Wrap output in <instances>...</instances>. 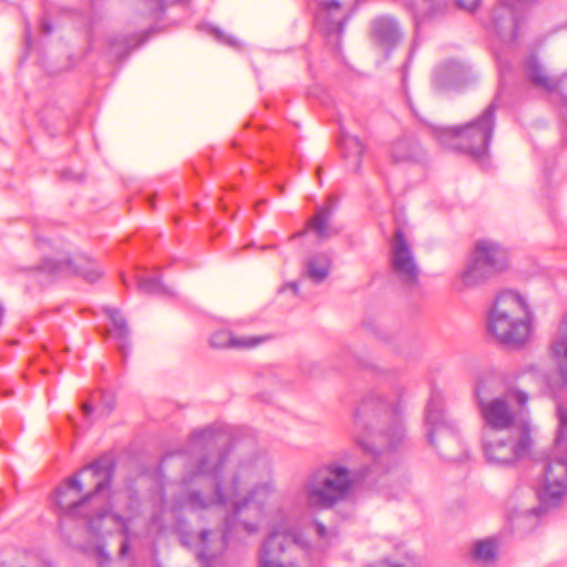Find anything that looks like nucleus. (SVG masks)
<instances>
[{"label": "nucleus", "mask_w": 567, "mask_h": 567, "mask_svg": "<svg viewBox=\"0 0 567 567\" xmlns=\"http://www.w3.org/2000/svg\"><path fill=\"white\" fill-rule=\"evenodd\" d=\"M240 489L241 487L237 491V495L227 502L231 505V512L225 518V532L219 544L220 550L239 528L249 535L257 533L265 508L276 495V487L271 478L256 483L244 497H239Z\"/></svg>", "instance_id": "0eeeda50"}, {"label": "nucleus", "mask_w": 567, "mask_h": 567, "mask_svg": "<svg viewBox=\"0 0 567 567\" xmlns=\"http://www.w3.org/2000/svg\"><path fill=\"white\" fill-rule=\"evenodd\" d=\"M526 6L517 0H497L491 12V28L501 44L517 48L527 32Z\"/></svg>", "instance_id": "9b49d317"}, {"label": "nucleus", "mask_w": 567, "mask_h": 567, "mask_svg": "<svg viewBox=\"0 0 567 567\" xmlns=\"http://www.w3.org/2000/svg\"><path fill=\"white\" fill-rule=\"evenodd\" d=\"M458 7L466 10H473L478 4V0H456Z\"/></svg>", "instance_id": "e433bc0d"}, {"label": "nucleus", "mask_w": 567, "mask_h": 567, "mask_svg": "<svg viewBox=\"0 0 567 567\" xmlns=\"http://www.w3.org/2000/svg\"><path fill=\"white\" fill-rule=\"evenodd\" d=\"M305 234V231H299V233H296L295 235L291 236V238H297V237H300Z\"/></svg>", "instance_id": "37998d69"}, {"label": "nucleus", "mask_w": 567, "mask_h": 567, "mask_svg": "<svg viewBox=\"0 0 567 567\" xmlns=\"http://www.w3.org/2000/svg\"><path fill=\"white\" fill-rule=\"evenodd\" d=\"M496 58H497V61L501 64L502 69H504L505 66H503V61H502V56H501V52L499 51H496Z\"/></svg>", "instance_id": "ea45409f"}, {"label": "nucleus", "mask_w": 567, "mask_h": 567, "mask_svg": "<svg viewBox=\"0 0 567 567\" xmlns=\"http://www.w3.org/2000/svg\"><path fill=\"white\" fill-rule=\"evenodd\" d=\"M391 272L402 286L413 288L419 284L420 269L402 229L398 228L391 241Z\"/></svg>", "instance_id": "4468645a"}, {"label": "nucleus", "mask_w": 567, "mask_h": 567, "mask_svg": "<svg viewBox=\"0 0 567 567\" xmlns=\"http://www.w3.org/2000/svg\"><path fill=\"white\" fill-rule=\"evenodd\" d=\"M290 287H291V289L293 290L295 293L298 292V285L296 282L291 284Z\"/></svg>", "instance_id": "79ce46f5"}, {"label": "nucleus", "mask_w": 567, "mask_h": 567, "mask_svg": "<svg viewBox=\"0 0 567 567\" xmlns=\"http://www.w3.org/2000/svg\"><path fill=\"white\" fill-rule=\"evenodd\" d=\"M2 315H3V309H2V307L0 306V319L2 318Z\"/></svg>", "instance_id": "49530a36"}, {"label": "nucleus", "mask_w": 567, "mask_h": 567, "mask_svg": "<svg viewBox=\"0 0 567 567\" xmlns=\"http://www.w3.org/2000/svg\"><path fill=\"white\" fill-rule=\"evenodd\" d=\"M507 268L506 251L496 243L480 240L460 275L464 287H476Z\"/></svg>", "instance_id": "f8f14e48"}, {"label": "nucleus", "mask_w": 567, "mask_h": 567, "mask_svg": "<svg viewBox=\"0 0 567 567\" xmlns=\"http://www.w3.org/2000/svg\"><path fill=\"white\" fill-rule=\"evenodd\" d=\"M340 147L346 158H353L354 169H359L361 166V157L365 151L364 144L359 140L358 136L349 133H342L340 138Z\"/></svg>", "instance_id": "c85d7f7f"}, {"label": "nucleus", "mask_w": 567, "mask_h": 567, "mask_svg": "<svg viewBox=\"0 0 567 567\" xmlns=\"http://www.w3.org/2000/svg\"><path fill=\"white\" fill-rule=\"evenodd\" d=\"M419 12L416 14V24L426 18H433L442 13L446 7V0H421Z\"/></svg>", "instance_id": "7c9ffc66"}, {"label": "nucleus", "mask_w": 567, "mask_h": 567, "mask_svg": "<svg viewBox=\"0 0 567 567\" xmlns=\"http://www.w3.org/2000/svg\"><path fill=\"white\" fill-rule=\"evenodd\" d=\"M309 529L317 536L318 546L324 548L337 538L334 529L327 528L321 522L313 520Z\"/></svg>", "instance_id": "72a5a7b5"}, {"label": "nucleus", "mask_w": 567, "mask_h": 567, "mask_svg": "<svg viewBox=\"0 0 567 567\" xmlns=\"http://www.w3.org/2000/svg\"><path fill=\"white\" fill-rule=\"evenodd\" d=\"M204 31L207 34L212 35L215 39V41L223 45L233 49H238L241 47V42L235 35L226 33L223 29L218 27H215L213 24H206L204 27Z\"/></svg>", "instance_id": "473e14b6"}, {"label": "nucleus", "mask_w": 567, "mask_h": 567, "mask_svg": "<svg viewBox=\"0 0 567 567\" xmlns=\"http://www.w3.org/2000/svg\"><path fill=\"white\" fill-rule=\"evenodd\" d=\"M148 200H150V205H151L152 207H154L153 199H152V198H150Z\"/></svg>", "instance_id": "de8ad7c7"}, {"label": "nucleus", "mask_w": 567, "mask_h": 567, "mask_svg": "<svg viewBox=\"0 0 567 567\" xmlns=\"http://www.w3.org/2000/svg\"><path fill=\"white\" fill-rule=\"evenodd\" d=\"M525 73L529 81L539 87L553 92L558 87V81L546 74L545 69L535 56H529L525 62Z\"/></svg>", "instance_id": "a878e982"}, {"label": "nucleus", "mask_w": 567, "mask_h": 567, "mask_svg": "<svg viewBox=\"0 0 567 567\" xmlns=\"http://www.w3.org/2000/svg\"><path fill=\"white\" fill-rule=\"evenodd\" d=\"M40 269L49 274L63 271L72 272L81 276L89 282H95L103 275L100 267L86 255L76 254L74 256H69L61 254L60 251L56 256L47 257L41 264Z\"/></svg>", "instance_id": "2eb2a0df"}, {"label": "nucleus", "mask_w": 567, "mask_h": 567, "mask_svg": "<svg viewBox=\"0 0 567 567\" xmlns=\"http://www.w3.org/2000/svg\"><path fill=\"white\" fill-rule=\"evenodd\" d=\"M82 411L85 416H89L93 412V408L89 403H83Z\"/></svg>", "instance_id": "58836bf2"}, {"label": "nucleus", "mask_w": 567, "mask_h": 567, "mask_svg": "<svg viewBox=\"0 0 567 567\" xmlns=\"http://www.w3.org/2000/svg\"><path fill=\"white\" fill-rule=\"evenodd\" d=\"M104 311L114 327L112 336L116 340L120 350L124 352L130 346V328L127 322L120 310L115 308L109 307Z\"/></svg>", "instance_id": "bb28decb"}, {"label": "nucleus", "mask_w": 567, "mask_h": 567, "mask_svg": "<svg viewBox=\"0 0 567 567\" xmlns=\"http://www.w3.org/2000/svg\"><path fill=\"white\" fill-rule=\"evenodd\" d=\"M158 4H162L164 0H155Z\"/></svg>", "instance_id": "09e8293b"}, {"label": "nucleus", "mask_w": 567, "mask_h": 567, "mask_svg": "<svg viewBox=\"0 0 567 567\" xmlns=\"http://www.w3.org/2000/svg\"><path fill=\"white\" fill-rule=\"evenodd\" d=\"M121 280L126 288L130 287L131 278L122 274ZM132 280L138 292L143 295L168 296L173 293V287L166 281L164 272L159 270L154 272L136 270L132 275Z\"/></svg>", "instance_id": "a211bd4d"}, {"label": "nucleus", "mask_w": 567, "mask_h": 567, "mask_svg": "<svg viewBox=\"0 0 567 567\" xmlns=\"http://www.w3.org/2000/svg\"><path fill=\"white\" fill-rule=\"evenodd\" d=\"M370 38L375 47L389 53L402 41L403 31L395 18L379 16L370 23Z\"/></svg>", "instance_id": "f3484780"}, {"label": "nucleus", "mask_w": 567, "mask_h": 567, "mask_svg": "<svg viewBox=\"0 0 567 567\" xmlns=\"http://www.w3.org/2000/svg\"><path fill=\"white\" fill-rule=\"evenodd\" d=\"M97 556L100 559V567H106V565L110 563V555L105 551L104 547H97Z\"/></svg>", "instance_id": "c9c22d12"}, {"label": "nucleus", "mask_w": 567, "mask_h": 567, "mask_svg": "<svg viewBox=\"0 0 567 567\" xmlns=\"http://www.w3.org/2000/svg\"><path fill=\"white\" fill-rule=\"evenodd\" d=\"M114 466L99 458L84 466L78 475L66 478L56 489V505L70 517H83L94 535L118 532L124 536L120 556L130 551L131 533L127 522L113 513L111 482Z\"/></svg>", "instance_id": "f03ea898"}, {"label": "nucleus", "mask_w": 567, "mask_h": 567, "mask_svg": "<svg viewBox=\"0 0 567 567\" xmlns=\"http://www.w3.org/2000/svg\"><path fill=\"white\" fill-rule=\"evenodd\" d=\"M499 378L494 373L481 377L476 384V400L486 431L513 430L522 423H529L524 416L528 394L509 389L498 396Z\"/></svg>", "instance_id": "20e7f679"}, {"label": "nucleus", "mask_w": 567, "mask_h": 567, "mask_svg": "<svg viewBox=\"0 0 567 567\" xmlns=\"http://www.w3.org/2000/svg\"><path fill=\"white\" fill-rule=\"evenodd\" d=\"M333 209L330 206H323L317 209L316 214L309 219L307 229L316 234L319 240L329 239L340 233V229L331 224Z\"/></svg>", "instance_id": "393cba45"}, {"label": "nucleus", "mask_w": 567, "mask_h": 567, "mask_svg": "<svg viewBox=\"0 0 567 567\" xmlns=\"http://www.w3.org/2000/svg\"><path fill=\"white\" fill-rule=\"evenodd\" d=\"M192 455L185 463L183 483H194L210 480L214 492L203 496L198 491L183 495V504L192 509H203L212 505H227L237 491L248 482L261 477L262 472H269L262 460L240 461L229 471L231 445L226 433L216 426L195 430L189 437ZM181 502V498H179Z\"/></svg>", "instance_id": "f257e3e1"}, {"label": "nucleus", "mask_w": 567, "mask_h": 567, "mask_svg": "<svg viewBox=\"0 0 567 567\" xmlns=\"http://www.w3.org/2000/svg\"><path fill=\"white\" fill-rule=\"evenodd\" d=\"M353 437L374 458L400 445L404 429L399 404L389 403L380 395L362 400L354 413Z\"/></svg>", "instance_id": "7ed1b4c3"}, {"label": "nucleus", "mask_w": 567, "mask_h": 567, "mask_svg": "<svg viewBox=\"0 0 567 567\" xmlns=\"http://www.w3.org/2000/svg\"><path fill=\"white\" fill-rule=\"evenodd\" d=\"M445 456H446L447 458H450V460H455V458H456L455 456L450 455V454H445Z\"/></svg>", "instance_id": "c03bdc74"}, {"label": "nucleus", "mask_w": 567, "mask_h": 567, "mask_svg": "<svg viewBox=\"0 0 567 567\" xmlns=\"http://www.w3.org/2000/svg\"><path fill=\"white\" fill-rule=\"evenodd\" d=\"M41 28H42V32L45 34H50L53 30L52 24L47 21L42 22Z\"/></svg>", "instance_id": "4c0bfd02"}, {"label": "nucleus", "mask_w": 567, "mask_h": 567, "mask_svg": "<svg viewBox=\"0 0 567 567\" xmlns=\"http://www.w3.org/2000/svg\"><path fill=\"white\" fill-rule=\"evenodd\" d=\"M318 2L321 6L318 19L326 21L327 32L341 35L348 17L341 12L340 2L338 0H318Z\"/></svg>", "instance_id": "b1692460"}, {"label": "nucleus", "mask_w": 567, "mask_h": 567, "mask_svg": "<svg viewBox=\"0 0 567 567\" xmlns=\"http://www.w3.org/2000/svg\"><path fill=\"white\" fill-rule=\"evenodd\" d=\"M265 340L264 337H237L229 330H217L210 336L209 343L216 349L244 350L257 347Z\"/></svg>", "instance_id": "4be33fe9"}, {"label": "nucleus", "mask_w": 567, "mask_h": 567, "mask_svg": "<svg viewBox=\"0 0 567 567\" xmlns=\"http://www.w3.org/2000/svg\"><path fill=\"white\" fill-rule=\"evenodd\" d=\"M355 477L346 466L330 462L319 467L305 484L306 501L311 507L330 509L339 504H353Z\"/></svg>", "instance_id": "423d86ee"}, {"label": "nucleus", "mask_w": 567, "mask_h": 567, "mask_svg": "<svg viewBox=\"0 0 567 567\" xmlns=\"http://www.w3.org/2000/svg\"><path fill=\"white\" fill-rule=\"evenodd\" d=\"M466 78L464 66L455 61H447L434 70L433 85L437 91L460 87Z\"/></svg>", "instance_id": "aec40b11"}, {"label": "nucleus", "mask_w": 567, "mask_h": 567, "mask_svg": "<svg viewBox=\"0 0 567 567\" xmlns=\"http://www.w3.org/2000/svg\"><path fill=\"white\" fill-rule=\"evenodd\" d=\"M114 406V400L112 396L103 395V410L101 413L103 415H109L110 412L113 410Z\"/></svg>", "instance_id": "f704fd0d"}, {"label": "nucleus", "mask_w": 567, "mask_h": 567, "mask_svg": "<svg viewBox=\"0 0 567 567\" xmlns=\"http://www.w3.org/2000/svg\"><path fill=\"white\" fill-rule=\"evenodd\" d=\"M330 258L326 254H318L309 259L307 262L306 271L307 276L313 281V282H321L323 281L330 271Z\"/></svg>", "instance_id": "c756f323"}, {"label": "nucleus", "mask_w": 567, "mask_h": 567, "mask_svg": "<svg viewBox=\"0 0 567 567\" xmlns=\"http://www.w3.org/2000/svg\"><path fill=\"white\" fill-rule=\"evenodd\" d=\"M189 0H179V6L183 4V3H188Z\"/></svg>", "instance_id": "a18cd8bd"}, {"label": "nucleus", "mask_w": 567, "mask_h": 567, "mask_svg": "<svg viewBox=\"0 0 567 567\" xmlns=\"http://www.w3.org/2000/svg\"><path fill=\"white\" fill-rule=\"evenodd\" d=\"M487 330L502 344L523 346L532 333V311L525 298L513 290L498 293L489 310Z\"/></svg>", "instance_id": "39448f33"}, {"label": "nucleus", "mask_w": 567, "mask_h": 567, "mask_svg": "<svg viewBox=\"0 0 567 567\" xmlns=\"http://www.w3.org/2000/svg\"><path fill=\"white\" fill-rule=\"evenodd\" d=\"M495 103H491L473 122L463 126L433 127L437 141L445 147L457 150L475 158L484 156L493 136L495 126Z\"/></svg>", "instance_id": "6e6552de"}, {"label": "nucleus", "mask_w": 567, "mask_h": 567, "mask_svg": "<svg viewBox=\"0 0 567 567\" xmlns=\"http://www.w3.org/2000/svg\"><path fill=\"white\" fill-rule=\"evenodd\" d=\"M558 430L551 457L544 467V485L538 493L543 506H556L567 491V409H556Z\"/></svg>", "instance_id": "1a4fd4ad"}, {"label": "nucleus", "mask_w": 567, "mask_h": 567, "mask_svg": "<svg viewBox=\"0 0 567 567\" xmlns=\"http://www.w3.org/2000/svg\"><path fill=\"white\" fill-rule=\"evenodd\" d=\"M473 555L481 563H491L496 556V544L492 539L478 540L474 545Z\"/></svg>", "instance_id": "2f4dec72"}, {"label": "nucleus", "mask_w": 567, "mask_h": 567, "mask_svg": "<svg viewBox=\"0 0 567 567\" xmlns=\"http://www.w3.org/2000/svg\"><path fill=\"white\" fill-rule=\"evenodd\" d=\"M305 544L297 533L276 528L264 540L258 555V567H297Z\"/></svg>", "instance_id": "ddd939ff"}, {"label": "nucleus", "mask_w": 567, "mask_h": 567, "mask_svg": "<svg viewBox=\"0 0 567 567\" xmlns=\"http://www.w3.org/2000/svg\"><path fill=\"white\" fill-rule=\"evenodd\" d=\"M104 311L114 327L112 336L116 340L120 350L124 352L130 346V328L127 322L120 310L115 308L109 307Z\"/></svg>", "instance_id": "cd10ccee"}, {"label": "nucleus", "mask_w": 567, "mask_h": 567, "mask_svg": "<svg viewBox=\"0 0 567 567\" xmlns=\"http://www.w3.org/2000/svg\"><path fill=\"white\" fill-rule=\"evenodd\" d=\"M425 424L427 441L431 445H436V439L446 443L457 441L456 425L446 420L440 395L431 396L426 406Z\"/></svg>", "instance_id": "dca6fc26"}, {"label": "nucleus", "mask_w": 567, "mask_h": 567, "mask_svg": "<svg viewBox=\"0 0 567 567\" xmlns=\"http://www.w3.org/2000/svg\"><path fill=\"white\" fill-rule=\"evenodd\" d=\"M209 534L210 533L208 530H202L193 539V538H190L189 535H187L182 529V522L179 520V542L186 547H190V546L199 547L197 557L200 560L203 567H216V565H217L216 554H215V551L210 550V548H209V540H208Z\"/></svg>", "instance_id": "5701e85b"}, {"label": "nucleus", "mask_w": 567, "mask_h": 567, "mask_svg": "<svg viewBox=\"0 0 567 567\" xmlns=\"http://www.w3.org/2000/svg\"><path fill=\"white\" fill-rule=\"evenodd\" d=\"M30 32L29 30L25 31V42H27V45H30Z\"/></svg>", "instance_id": "a19ab883"}, {"label": "nucleus", "mask_w": 567, "mask_h": 567, "mask_svg": "<svg viewBox=\"0 0 567 567\" xmlns=\"http://www.w3.org/2000/svg\"><path fill=\"white\" fill-rule=\"evenodd\" d=\"M550 360L556 368L557 379L554 381V386L567 385V320L561 322L550 344Z\"/></svg>", "instance_id": "6ab92c4d"}, {"label": "nucleus", "mask_w": 567, "mask_h": 567, "mask_svg": "<svg viewBox=\"0 0 567 567\" xmlns=\"http://www.w3.org/2000/svg\"><path fill=\"white\" fill-rule=\"evenodd\" d=\"M155 567H161L158 564Z\"/></svg>", "instance_id": "8fccbe9b"}, {"label": "nucleus", "mask_w": 567, "mask_h": 567, "mask_svg": "<svg viewBox=\"0 0 567 567\" xmlns=\"http://www.w3.org/2000/svg\"><path fill=\"white\" fill-rule=\"evenodd\" d=\"M390 156L393 163H416L424 156L421 144L412 135H402L392 142Z\"/></svg>", "instance_id": "412c9836"}, {"label": "nucleus", "mask_w": 567, "mask_h": 567, "mask_svg": "<svg viewBox=\"0 0 567 567\" xmlns=\"http://www.w3.org/2000/svg\"><path fill=\"white\" fill-rule=\"evenodd\" d=\"M533 443L530 423H522L511 431H486L483 437L484 456L492 465L509 466L525 458Z\"/></svg>", "instance_id": "9d476101"}]
</instances>
